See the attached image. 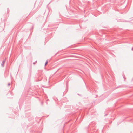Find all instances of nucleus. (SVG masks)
<instances>
[{"mask_svg":"<svg viewBox=\"0 0 133 133\" xmlns=\"http://www.w3.org/2000/svg\"><path fill=\"white\" fill-rule=\"evenodd\" d=\"M48 63V61H46V62H45V66L46 65V64H47Z\"/></svg>","mask_w":133,"mask_h":133,"instance_id":"f257e3e1","label":"nucleus"}]
</instances>
